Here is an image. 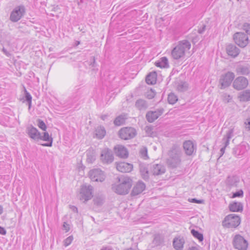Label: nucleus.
Instances as JSON below:
<instances>
[{
  "label": "nucleus",
  "mask_w": 250,
  "mask_h": 250,
  "mask_svg": "<svg viewBox=\"0 0 250 250\" xmlns=\"http://www.w3.org/2000/svg\"><path fill=\"white\" fill-rule=\"evenodd\" d=\"M235 71L239 75H248L250 74V65L245 63L238 64L236 67Z\"/></svg>",
  "instance_id": "22"
},
{
  "label": "nucleus",
  "mask_w": 250,
  "mask_h": 250,
  "mask_svg": "<svg viewBox=\"0 0 250 250\" xmlns=\"http://www.w3.org/2000/svg\"><path fill=\"white\" fill-rule=\"evenodd\" d=\"M140 171L144 179H148L149 177L148 171L147 168L145 166L143 165H141L140 166Z\"/></svg>",
  "instance_id": "36"
},
{
  "label": "nucleus",
  "mask_w": 250,
  "mask_h": 250,
  "mask_svg": "<svg viewBox=\"0 0 250 250\" xmlns=\"http://www.w3.org/2000/svg\"><path fill=\"white\" fill-rule=\"evenodd\" d=\"M92 62L91 63L90 65L92 66V67H95V60L94 58H92Z\"/></svg>",
  "instance_id": "56"
},
{
  "label": "nucleus",
  "mask_w": 250,
  "mask_h": 250,
  "mask_svg": "<svg viewBox=\"0 0 250 250\" xmlns=\"http://www.w3.org/2000/svg\"><path fill=\"white\" fill-rule=\"evenodd\" d=\"M177 100V97L174 94L170 93L168 95L167 101L170 104H175Z\"/></svg>",
  "instance_id": "41"
},
{
  "label": "nucleus",
  "mask_w": 250,
  "mask_h": 250,
  "mask_svg": "<svg viewBox=\"0 0 250 250\" xmlns=\"http://www.w3.org/2000/svg\"><path fill=\"white\" fill-rule=\"evenodd\" d=\"M80 44V42H77V44Z\"/></svg>",
  "instance_id": "62"
},
{
  "label": "nucleus",
  "mask_w": 250,
  "mask_h": 250,
  "mask_svg": "<svg viewBox=\"0 0 250 250\" xmlns=\"http://www.w3.org/2000/svg\"><path fill=\"white\" fill-rule=\"evenodd\" d=\"M26 132L29 137L36 141L40 140L41 133L33 126H28Z\"/></svg>",
  "instance_id": "18"
},
{
  "label": "nucleus",
  "mask_w": 250,
  "mask_h": 250,
  "mask_svg": "<svg viewBox=\"0 0 250 250\" xmlns=\"http://www.w3.org/2000/svg\"><path fill=\"white\" fill-rule=\"evenodd\" d=\"M25 12V9L23 5L16 6L11 13L10 20L13 22L19 21L23 16Z\"/></svg>",
  "instance_id": "8"
},
{
  "label": "nucleus",
  "mask_w": 250,
  "mask_h": 250,
  "mask_svg": "<svg viewBox=\"0 0 250 250\" xmlns=\"http://www.w3.org/2000/svg\"><path fill=\"white\" fill-rule=\"evenodd\" d=\"M146 188V185L142 181H138L134 186L131 195L132 196H136L141 193Z\"/></svg>",
  "instance_id": "24"
},
{
  "label": "nucleus",
  "mask_w": 250,
  "mask_h": 250,
  "mask_svg": "<svg viewBox=\"0 0 250 250\" xmlns=\"http://www.w3.org/2000/svg\"><path fill=\"white\" fill-rule=\"evenodd\" d=\"M101 250H113L112 248L110 246L103 247Z\"/></svg>",
  "instance_id": "54"
},
{
  "label": "nucleus",
  "mask_w": 250,
  "mask_h": 250,
  "mask_svg": "<svg viewBox=\"0 0 250 250\" xmlns=\"http://www.w3.org/2000/svg\"><path fill=\"white\" fill-rule=\"evenodd\" d=\"M92 192L93 187L91 185L82 186L80 193V199L83 202L90 200L93 196Z\"/></svg>",
  "instance_id": "7"
},
{
  "label": "nucleus",
  "mask_w": 250,
  "mask_h": 250,
  "mask_svg": "<svg viewBox=\"0 0 250 250\" xmlns=\"http://www.w3.org/2000/svg\"><path fill=\"white\" fill-rule=\"evenodd\" d=\"M135 106L139 110H145L147 107L148 104L145 100L139 99L135 103Z\"/></svg>",
  "instance_id": "34"
},
{
  "label": "nucleus",
  "mask_w": 250,
  "mask_h": 250,
  "mask_svg": "<svg viewBox=\"0 0 250 250\" xmlns=\"http://www.w3.org/2000/svg\"><path fill=\"white\" fill-rule=\"evenodd\" d=\"M127 115L124 114L118 116L114 120V125H122L125 123V120L127 119Z\"/></svg>",
  "instance_id": "33"
},
{
  "label": "nucleus",
  "mask_w": 250,
  "mask_h": 250,
  "mask_svg": "<svg viewBox=\"0 0 250 250\" xmlns=\"http://www.w3.org/2000/svg\"><path fill=\"white\" fill-rule=\"evenodd\" d=\"M140 156L144 160H146L148 158L147 155V149L146 146L141 147L139 151Z\"/></svg>",
  "instance_id": "38"
},
{
  "label": "nucleus",
  "mask_w": 250,
  "mask_h": 250,
  "mask_svg": "<svg viewBox=\"0 0 250 250\" xmlns=\"http://www.w3.org/2000/svg\"><path fill=\"white\" fill-rule=\"evenodd\" d=\"M191 44L188 40H183L172 50L171 56L175 60L184 58L186 51L189 50Z\"/></svg>",
  "instance_id": "1"
},
{
  "label": "nucleus",
  "mask_w": 250,
  "mask_h": 250,
  "mask_svg": "<svg viewBox=\"0 0 250 250\" xmlns=\"http://www.w3.org/2000/svg\"><path fill=\"white\" fill-rule=\"evenodd\" d=\"M144 129L147 136L150 137L156 136V132L154 129V126H146Z\"/></svg>",
  "instance_id": "37"
},
{
  "label": "nucleus",
  "mask_w": 250,
  "mask_h": 250,
  "mask_svg": "<svg viewBox=\"0 0 250 250\" xmlns=\"http://www.w3.org/2000/svg\"><path fill=\"white\" fill-rule=\"evenodd\" d=\"M243 28L248 34L250 35V24L247 23H244Z\"/></svg>",
  "instance_id": "47"
},
{
  "label": "nucleus",
  "mask_w": 250,
  "mask_h": 250,
  "mask_svg": "<svg viewBox=\"0 0 250 250\" xmlns=\"http://www.w3.org/2000/svg\"><path fill=\"white\" fill-rule=\"evenodd\" d=\"M24 94L25 100L27 102L29 108H30L31 105L32 96L26 89H24Z\"/></svg>",
  "instance_id": "39"
},
{
  "label": "nucleus",
  "mask_w": 250,
  "mask_h": 250,
  "mask_svg": "<svg viewBox=\"0 0 250 250\" xmlns=\"http://www.w3.org/2000/svg\"><path fill=\"white\" fill-rule=\"evenodd\" d=\"M238 98L241 102L250 101V89H246L241 92L239 94Z\"/></svg>",
  "instance_id": "27"
},
{
  "label": "nucleus",
  "mask_w": 250,
  "mask_h": 250,
  "mask_svg": "<svg viewBox=\"0 0 250 250\" xmlns=\"http://www.w3.org/2000/svg\"><path fill=\"white\" fill-rule=\"evenodd\" d=\"M249 84L247 78L243 76H239L235 79L232 83L233 87L237 90L245 89Z\"/></svg>",
  "instance_id": "12"
},
{
  "label": "nucleus",
  "mask_w": 250,
  "mask_h": 250,
  "mask_svg": "<svg viewBox=\"0 0 250 250\" xmlns=\"http://www.w3.org/2000/svg\"><path fill=\"white\" fill-rule=\"evenodd\" d=\"M245 125H250V117L245 122Z\"/></svg>",
  "instance_id": "55"
},
{
  "label": "nucleus",
  "mask_w": 250,
  "mask_h": 250,
  "mask_svg": "<svg viewBox=\"0 0 250 250\" xmlns=\"http://www.w3.org/2000/svg\"><path fill=\"white\" fill-rule=\"evenodd\" d=\"M244 195L243 191L240 189L235 192L233 193L231 198H234L236 197H242Z\"/></svg>",
  "instance_id": "44"
},
{
  "label": "nucleus",
  "mask_w": 250,
  "mask_h": 250,
  "mask_svg": "<svg viewBox=\"0 0 250 250\" xmlns=\"http://www.w3.org/2000/svg\"><path fill=\"white\" fill-rule=\"evenodd\" d=\"M89 176L92 181L95 182H102L105 178L104 172L99 168H95L90 170Z\"/></svg>",
  "instance_id": "13"
},
{
  "label": "nucleus",
  "mask_w": 250,
  "mask_h": 250,
  "mask_svg": "<svg viewBox=\"0 0 250 250\" xmlns=\"http://www.w3.org/2000/svg\"><path fill=\"white\" fill-rule=\"evenodd\" d=\"M188 250H198V248L195 247H192L189 248Z\"/></svg>",
  "instance_id": "59"
},
{
  "label": "nucleus",
  "mask_w": 250,
  "mask_h": 250,
  "mask_svg": "<svg viewBox=\"0 0 250 250\" xmlns=\"http://www.w3.org/2000/svg\"><path fill=\"white\" fill-rule=\"evenodd\" d=\"M165 167L161 164H154L151 167V172L153 175H158L164 173Z\"/></svg>",
  "instance_id": "26"
},
{
  "label": "nucleus",
  "mask_w": 250,
  "mask_h": 250,
  "mask_svg": "<svg viewBox=\"0 0 250 250\" xmlns=\"http://www.w3.org/2000/svg\"><path fill=\"white\" fill-rule=\"evenodd\" d=\"M234 129L230 128L228 130L222 139V143L224 146L222 147L220 150V157H221L225 153L226 148L229 146V144L230 139L233 136Z\"/></svg>",
  "instance_id": "15"
},
{
  "label": "nucleus",
  "mask_w": 250,
  "mask_h": 250,
  "mask_svg": "<svg viewBox=\"0 0 250 250\" xmlns=\"http://www.w3.org/2000/svg\"><path fill=\"white\" fill-rule=\"evenodd\" d=\"M86 161L88 163H92L96 159L95 152L93 150H89L86 151Z\"/></svg>",
  "instance_id": "35"
},
{
  "label": "nucleus",
  "mask_w": 250,
  "mask_h": 250,
  "mask_svg": "<svg viewBox=\"0 0 250 250\" xmlns=\"http://www.w3.org/2000/svg\"><path fill=\"white\" fill-rule=\"evenodd\" d=\"M163 108H159L155 111H148L146 115V118L149 123H152L160 116L164 112Z\"/></svg>",
  "instance_id": "17"
},
{
  "label": "nucleus",
  "mask_w": 250,
  "mask_h": 250,
  "mask_svg": "<svg viewBox=\"0 0 250 250\" xmlns=\"http://www.w3.org/2000/svg\"><path fill=\"white\" fill-rule=\"evenodd\" d=\"M196 146V145L190 140L185 141L183 144L184 150L188 156H191L195 152Z\"/></svg>",
  "instance_id": "16"
},
{
  "label": "nucleus",
  "mask_w": 250,
  "mask_h": 250,
  "mask_svg": "<svg viewBox=\"0 0 250 250\" xmlns=\"http://www.w3.org/2000/svg\"><path fill=\"white\" fill-rule=\"evenodd\" d=\"M250 149L249 145L243 143L233 149V154L237 158H240Z\"/></svg>",
  "instance_id": "14"
},
{
  "label": "nucleus",
  "mask_w": 250,
  "mask_h": 250,
  "mask_svg": "<svg viewBox=\"0 0 250 250\" xmlns=\"http://www.w3.org/2000/svg\"><path fill=\"white\" fill-rule=\"evenodd\" d=\"M234 73L230 71L227 72L225 74H222L219 80V83L221 85V88H225L229 86L234 80Z\"/></svg>",
  "instance_id": "11"
},
{
  "label": "nucleus",
  "mask_w": 250,
  "mask_h": 250,
  "mask_svg": "<svg viewBox=\"0 0 250 250\" xmlns=\"http://www.w3.org/2000/svg\"><path fill=\"white\" fill-rule=\"evenodd\" d=\"M155 95V91L152 90V89L149 90L147 91V93H146V97L149 99H152L154 97Z\"/></svg>",
  "instance_id": "46"
},
{
  "label": "nucleus",
  "mask_w": 250,
  "mask_h": 250,
  "mask_svg": "<svg viewBox=\"0 0 250 250\" xmlns=\"http://www.w3.org/2000/svg\"><path fill=\"white\" fill-rule=\"evenodd\" d=\"M38 123H39L38 125H45V123L41 120L39 119Z\"/></svg>",
  "instance_id": "57"
},
{
  "label": "nucleus",
  "mask_w": 250,
  "mask_h": 250,
  "mask_svg": "<svg viewBox=\"0 0 250 250\" xmlns=\"http://www.w3.org/2000/svg\"><path fill=\"white\" fill-rule=\"evenodd\" d=\"M188 87V84L186 83H181L178 85L177 89L179 91L183 92L187 90Z\"/></svg>",
  "instance_id": "43"
},
{
  "label": "nucleus",
  "mask_w": 250,
  "mask_h": 250,
  "mask_svg": "<svg viewBox=\"0 0 250 250\" xmlns=\"http://www.w3.org/2000/svg\"><path fill=\"white\" fill-rule=\"evenodd\" d=\"M191 233L192 235L196 238L198 239L199 241L201 242L203 240L204 238L203 234L199 233L197 230L192 229L191 230Z\"/></svg>",
  "instance_id": "40"
},
{
  "label": "nucleus",
  "mask_w": 250,
  "mask_h": 250,
  "mask_svg": "<svg viewBox=\"0 0 250 250\" xmlns=\"http://www.w3.org/2000/svg\"><path fill=\"white\" fill-rule=\"evenodd\" d=\"M116 168L121 172H129L133 169V165L125 162H120L117 163Z\"/></svg>",
  "instance_id": "20"
},
{
  "label": "nucleus",
  "mask_w": 250,
  "mask_h": 250,
  "mask_svg": "<svg viewBox=\"0 0 250 250\" xmlns=\"http://www.w3.org/2000/svg\"><path fill=\"white\" fill-rule=\"evenodd\" d=\"M168 155L169 157V164L172 167H176L180 164L182 152L179 145H173L168 152Z\"/></svg>",
  "instance_id": "2"
},
{
  "label": "nucleus",
  "mask_w": 250,
  "mask_h": 250,
  "mask_svg": "<svg viewBox=\"0 0 250 250\" xmlns=\"http://www.w3.org/2000/svg\"><path fill=\"white\" fill-rule=\"evenodd\" d=\"M101 159L104 163H112L114 159L112 152L108 149L103 150L101 154Z\"/></svg>",
  "instance_id": "19"
},
{
  "label": "nucleus",
  "mask_w": 250,
  "mask_h": 250,
  "mask_svg": "<svg viewBox=\"0 0 250 250\" xmlns=\"http://www.w3.org/2000/svg\"><path fill=\"white\" fill-rule=\"evenodd\" d=\"M118 180L120 183L112 185V189L118 194L128 193L132 186V180L128 177H121Z\"/></svg>",
  "instance_id": "3"
},
{
  "label": "nucleus",
  "mask_w": 250,
  "mask_h": 250,
  "mask_svg": "<svg viewBox=\"0 0 250 250\" xmlns=\"http://www.w3.org/2000/svg\"><path fill=\"white\" fill-rule=\"evenodd\" d=\"M106 134V131L104 126H98L95 129V135L98 139H102Z\"/></svg>",
  "instance_id": "31"
},
{
  "label": "nucleus",
  "mask_w": 250,
  "mask_h": 250,
  "mask_svg": "<svg viewBox=\"0 0 250 250\" xmlns=\"http://www.w3.org/2000/svg\"><path fill=\"white\" fill-rule=\"evenodd\" d=\"M191 202L192 203L201 204V203H203V200H197V199H196L195 198H193V199H191Z\"/></svg>",
  "instance_id": "50"
},
{
  "label": "nucleus",
  "mask_w": 250,
  "mask_h": 250,
  "mask_svg": "<svg viewBox=\"0 0 250 250\" xmlns=\"http://www.w3.org/2000/svg\"><path fill=\"white\" fill-rule=\"evenodd\" d=\"M239 182V178L235 176H228L226 180V184L229 187H237Z\"/></svg>",
  "instance_id": "28"
},
{
  "label": "nucleus",
  "mask_w": 250,
  "mask_h": 250,
  "mask_svg": "<svg viewBox=\"0 0 250 250\" xmlns=\"http://www.w3.org/2000/svg\"><path fill=\"white\" fill-rule=\"evenodd\" d=\"M240 222L241 219L239 216L230 214L225 217L222 222V225L227 228H235L240 225Z\"/></svg>",
  "instance_id": "4"
},
{
  "label": "nucleus",
  "mask_w": 250,
  "mask_h": 250,
  "mask_svg": "<svg viewBox=\"0 0 250 250\" xmlns=\"http://www.w3.org/2000/svg\"><path fill=\"white\" fill-rule=\"evenodd\" d=\"M3 212V208L0 205V214H1Z\"/></svg>",
  "instance_id": "60"
},
{
  "label": "nucleus",
  "mask_w": 250,
  "mask_h": 250,
  "mask_svg": "<svg viewBox=\"0 0 250 250\" xmlns=\"http://www.w3.org/2000/svg\"><path fill=\"white\" fill-rule=\"evenodd\" d=\"M93 201L95 205L100 206L103 204L104 198L102 196H98L94 198Z\"/></svg>",
  "instance_id": "42"
},
{
  "label": "nucleus",
  "mask_w": 250,
  "mask_h": 250,
  "mask_svg": "<svg viewBox=\"0 0 250 250\" xmlns=\"http://www.w3.org/2000/svg\"><path fill=\"white\" fill-rule=\"evenodd\" d=\"M246 129L248 131H250V126H246Z\"/></svg>",
  "instance_id": "61"
},
{
  "label": "nucleus",
  "mask_w": 250,
  "mask_h": 250,
  "mask_svg": "<svg viewBox=\"0 0 250 250\" xmlns=\"http://www.w3.org/2000/svg\"><path fill=\"white\" fill-rule=\"evenodd\" d=\"M73 239V237L72 236H70L68 237L67 238H66L64 240V246L65 247H67V246H69L72 243Z\"/></svg>",
  "instance_id": "45"
},
{
  "label": "nucleus",
  "mask_w": 250,
  "mask_h": 250,
  "mask_svg": "<svg viewBox=\"0 0 250 250\" xmlns=\"http://www.w3.org/2000/svg\"><path fill=\"white\" fill-rule=\"evenodd\" d=\"M115 154L122 158H126L128 157V153L127 149L124 146L118 145L114 147Z\"/></svg>",
  "instance_id": "23"
},
{
  "label": "nucleus",
  "mask_w": 250,
  "mask_h": 250,
  "mask_svg": "<svg viewBox=\"0 0 250 250\" xmlns=\"http://www.w3.org/2000/svg\"><path fill=\"white\" fill-rule=\"evenodd\" d=\"M2 52L7 57H9L11 56V53L7 51L4 47L2 48Z\"/></svg>",
  "instance_id": "52"
},
{
  "label": "nucleus",
  "mask_w": 250,
  "mask_h": 250,
  "mask_svg": "<svg viewBox=\"0 0 250 250\" xmlns=\"http://www.w3.org/2000/svg\"><path fill=\"white\" fill-rule=\"evenodd\" d=\"M233 245L234 247L238 250H246L248 243L243 236L237 234L234 237Z\"/></svg>",
  "instance_id": "10"
},
{
  "label": "nucleus",
  "mask_w": 250,
  "mask_h": 250,
  "mask_svg": "<svg viewBox=\"0 0 250 250\" xmlns=\"http://www.w3.org/2000/svg\"><path fill=\"white\" fill-rule=\"evenodd\" d=\"M6 233V231L5 229L0 226V234L5 235Z\"/></svg>",
  "instance_id": "51"
},
{
  "label": "nucleus",
  "mask_w": 250,
  "mask_h": 250,
  "mask_svg": "<svg viewBox=\"0 0 250 250\" xmlns=\"http://www.w3.org/2000/svg\"><path fill=\"white\" fill-rule=\"evenodd\" d=\"M43 131L42 133L40 134V140L46 142L45 144L43 145L45 146H51L53 143V138L52 137V133H50V130L48 131L47 126H39Z\"/></svg>",
  "instance_id": "9"
},
{
  "label": "nucleus",
  "mask_w": 250,
  "mask_h": 250,
  "mask_svg": "<svg viewBox=\"0 0 250 250\" xmlns=\"http://www.w3.org/2000/svg\"><path fill=\"white\" fill-rule=\"evenodd\" d=\"M157 73L155 72L150 73L146 77V83L148 84H154L156 82Z\"/></svg>",
  "instance_id": "30"
},
{
  "label": "nucleus",
  "mask_w": 250,
  "mask_h": 250,
  "mask_svg": "<svg viewBox=\"0 0 250 250\" xmlns=\"http://www.w3.org/2000/svg\"><path fill=\"white\" fill-rule=\"evenodd\" d=\"M63 229L65 230L66 232H68L69 230V225L66 222H64L63 225Z\"/></svg>",
  "instance_id": "49"
},
{
  "label": "nucleus",
  "mask_w": 250,
  "mask_h": 250,
  "mask_svg": "<svg viewBox=\"0 0 250 250\" xmlns=\"http://www.w3.org/2000/svg\"><path fill=\"white\" fill-rule=\"evenodd\" d=\"M155 65L160 68H167L169 66L168 60L166 57H163L155 62Z\"/></svg>",
  "instance_id": "32"
},
{
  "label": "nucleus",
  "mask_w": 250,
  "mask_h": 250,
  "mask_svg": "<svg viewBox=\"0 0 250 250\" xmlns=\"http://www.w3.org/2000/svg\"><path fill=\"white\" fill-rule=\"evenodd\" d=\"M206 25H203L202 26H201L200 27H199L198 28V32L199 34H202L205 32V31L206 30Z\"/></svg>",
  "instance_id": "48"
},
{
  "label": "nucleus",
  "mask_w": 250,
  "mask_h": 250,
  "mask_svg": "<svg viewBox=\"0 0 250 250\" xmlns=\"http://www.w3.org/2000/svg\"><path fill=\"white\" fill-rule=\"evenodd\" d=\"M233 40L236 44L240 47H246L249 43L248 35L243 32H237L233 35Z\"/></svg>",
  "instance_id": "5"
},
{
  "label": "nucleus",
  "mask_w": 250,
  "mask_h": 250,
  "mask_svg": "<svg viewBox=\"0 0 250 250\" xmlns=\"http://www.w3.org/2000/svg\"><path fill=\"white\" fill-rule=\"evenodd\" d=\"M70 208L74 212H78V208L75 206H70Z\"/></svg>",
  "instance_id": "53"
},
{
  "label": "nucleus",
  "mask_w": 250,
  "mask_h": 250,
  "mask_svg": "<svg viewBox=\"0 0 250 250\" xmlns=\"http://www.w3.org/2000/svg\"><path fill=\"white\" fill-rule=\"evenodd\" d=\"M243 208V205L240 202H233L229 205V210L233 212L242 211Z\"/></svg>",
  "instance_id": "29"
},
{
  "label": "nucleus",
  "mask_w": 250,
  "mask_h": 250,
  "mask_svg": "<svg viewBox=\"0 0 250 250\" xmlns=\"http://www.w3.org/2000/svg\"><path fill=\"white\" fill-rule=\"evenodd\" d=\"M107 115H104L101 116V118L103 120H105L107 118Z\"/></svg>",
  "instance_id": "58"
},
{
  "label": "nucleus",
  "mask_w": 250,
  "mask_h": 250,
  "mask_svg": "<svg viewBox=\"0 0 250 250\" xmlns=\"http://www.w3.org/2000/svg\"><path fill=\"white\" fill-rule=\"evenodd\" d=\"M136 134V130L130 126L123 127L119 132L120 138L125 140L133 138L135 136Z\"/></svg>",
  "instance_id": "6"
},
{
  "label": "nucleus",
  "mask_w": 250,
  "mask_h": 250,
  "mask_svg": "<svg viewBox=\"0 0 250 250\" xmlns=\"http://www.w3.org/2000/svg\"><path fill=\"white\" fill-rule=\"evenodd\" d=\"M226 52L227 54L232 58L236 57L240 53V50L235 45L229 44L226 46Z\"/></svg>",
  "instance_id": "21"
},
{
  "label": "nucleus",
  "mask_w": 250,
  "mask_h": 250,
  "mask_svg": "<svg viewBox=\"0 0 250 250\" xmlns=\"http://www.w3.org/2000/svg\"><path fill=\"white\" fill-rule=\"evenodd\" d=\"M185 243V239L183 237H175L173 240V246L176 250H183Z\"/></svg>",
  "instance_id": "25"
}]
</instances>
